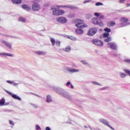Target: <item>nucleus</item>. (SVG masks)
I'll use <instances>...</instances> for the list:
<instances>
[{"instance_id":"obj_1","label":"nucleus","mask_w":130,"mask_h":130,"mask_svg":"<svg viewBox=\"0 0 130 130\" xmlns=\"http://www.w3.org/2000/svg\"><path fill=\"white\" fill-rule=\"evenodd\" d=\"M60 8H67L68 9H70V10H74L76 9V7L73 5H64V6H59V5H54L52 6L51 8V11H52V15L53 16H62L66 13L64 10L61 9H59Z\"/></svg>"},{"instance_id":"obj_2","label":"nucleus","mask_w":130,"mask_h":130,"mask_svg":"<svg viewBox=\"0 0 130 130\" xmlns=\"http://www.w3.org/2000/svg\"><path fill=\"white\" fill-rule=\"evenodd\" d=\"M54 91L62 96V97H64V98H66L67 99H69V100H72V98L71 97L70 94H69V93L65 91L64 89L59 87H55L54 88Z\"/></svg>"},{"instance_id":"obj_3","label":"nucleus","mask_w":130,"mask_h":130,"mask_svg":"<svg viewBox=\"0 0 130 130\" xmlns=\"http://www.w3.org/2000/svg\"><path fill=\"white\" fill-rule=\"evenodd\" d=\"M75 26L77 28H81V29H84V28H87L88 25L87 24H84V20L81 19H76L75 20Z\"/></svg>"},{"instance_id":"obj_4","label":"nucleus","mask_w":130,"mask_h":130,"mask_svg":"<svg viewBox=\"0 0 130 130\" xmlns=\"http://www.w3.org/2000/svg\"><path fill=\"white\" fill-rule=\"evenodd\" d=\"M91 23L94 24V25H98L101 27H103L104 26V23L102 22L100 19L98 18V17H93L91 19Z\"/></svg>"},{"instance_id":"obj_5","label":"nucleus","mask_w":130,"mask_h":130,"mask_svg":"<svg viewBox=\"0 0 130 130\" xmlns=\"http://www.w3.org/2000/svg\"><path fill=\"white\" fill-rule=\"evenodd\" d=\"M120 21L121 22L120 26L119 27H125L128 25H130V21H128V19L125 17H122L120 19Z\"/></svg>"},{"instance_id":"obj_6","label":"nucleus","mask_w":130,"mask_h":130,"mask_svg":"<svg viewBox=\"0 0 130 130\" xmlns=\"http://www.w3.org/2000/svg\"><path fill=\"white\" fill-rule=\"evenodd\" d=\"M31 10L34 12H39L41 10V6L38 3H34L31 6Z\"/></svg>"},{"instance_id":"obj_7","label":"nucleus","mask_w":130,"mask_h":130,"mask_svg":"<svg viewBox=\"0 0 130 130\" xmlns=\"http://www.w3.org/2000/svg\"><path fill=\"white\" fill-rule=\"evenodd\" d=\"M98 31L97 27L90 28L88 31V36H94Z\"/></svg>"},{"instance_id":"obj_8","label":"nucleus","mask_w":130,"mask_h":130,"mask_svg":"<svg viewBox=\"0 0 130 130\" xmlns=\"http://www.w3.org/2000/svg\"><path fill=\"white\" fill-rule=\"evenodd\" d=\"M56 21L60 24H66L68 23V19L63 16H60L56 18Z\"/></svg>"},{"instance_id":"obj_9","label":"nucleus","mask_w":130,"mask_h":130,"mask_svg":"<svg viewBox=\"0 0 130 130\" xmlns=\"http://www.w3.org/2000/svg\"><path fill=\"white\" fill-rule=\"evenodd\" d=\"M50 41L52 43V45L53 46H54V45H55V44H56V46L57 47H60V41H55V40L53 38H51L50 39Z\"/></svg>"},{"instance_id":"obj_10","label":"nucleus","mask_w":130,"mask_h":130,"mask_svg":"<svg viewBox=\"0 0 130 130\" xmlns=\"http://www.w3.org/2000/svg\"><path fill=\"white\" fill-rule=\"evenodd\" d=\"M92 42L93 44L98 46H103L104 43L102 41H100V40L93 39L92 40Z\"/></svg>"},{"instance_id":"obj_11","label":"nucleus","mask_w":130,"mask_h":130,"mask_svg":"<svg viewBox=\"0 0 130 130\" xmlns=\"http://www.w3.org/2000/svg\"><path fill=\"white\" fill-rule=\"evenodd\" d=\"M6 93H7V94H9V95H10V96H12V97L14 99H16V100H18L19 101H21V100H22V99H21V98L18 96V95H17L16 94H13V93L8 90H6Z\"/></svg>"},{"instance_id":"obj_12","label":"nucleus","mask_w":130,"mask_h":130,"mask_svg":"<svg viewBox=\"0 0 130 130\" xmlns=\"http://www.w3.org/2000/svg\"><path fill=\"white\" fill-rule=\"evenodd\" d=\"M100 122H102V123H103V124H105V125H107V126H108L110 127V128H111V129H114L110 125H109V123L108 121H107V120H106L105 119L102 118L100 119Z\"/></svg>"},{"instance_id":"obj_13","label":"nucleus","mask_w":130,"mask_h":130,"mask_svg":"<svg viewBox=\"0 0 130 130\" xmlns=\"http://www.w3.org/2000/svg\"><path fill=\"white\" fill-rule=\"evenodd\" d=\"M1 42H2V43H3V44L6 45V46H7V47L9 48V49H12V44H11L10 43H9L8 42H7L6 41H5V40L1 41Z\"/></svg>"},{"instance_id":"obj_14","label":"nucleus","mask_w":130,"mask_h":130,"mask_svg":"<svg viewBox=\"0 0 130 130\" xmlns=\"http://www.w3.org/2000/svg\"><path fill=\"white\" fill-rule=\"evenodd\" d=\"M22 9H23L24 10H25V11H27V12H30V11L32 10V9H31V7H30V6L26 4H24L22 5Z\"/></svg>"},{"instance_id":"obj_15","label":"nucleus","mask_w":130,"mask_h":130,"mask_svg":"<svg viewBox=\"0 0 130 130\" xmlns=\"http://www.w3.org/2000/svg\"><path fill=\"white\" fill-rule=\"evenodd\" d=\"M67 71L68 72H70V73H79V69H76L73 68H68Z\"/></svg>"},{"instance_id":"obj_16","label":"nucleus","mask_w":130,"mask_h":130,"mask_svg":"<svg viewBox=\"0 0 130 130\" xmlns=\"http://www.w3.org/2000/svg\"><path fill=\"white\" fill-rule=\"evenodd\" d=\"M0 55H4V56H10V57H14V54L9 53H0Z\"/></svg>"},{"instance_id":"obj_17","label":"nucleus","mask_w":130,"mask_h":130,"mask_svg":"<svg viewBox=\"0 0 130 130\" xmlns=\"http://www.w3.org/2000/svg\"><path fill=\"white\" fill-rule=\"evenodd\" d=\"M47 100L46 102L47 103H50V102H52V98L50 95H48L46 96Z\"/></svg>"},{"instance_id":"obj_18","label":"nucleus","mask_w":130,"mask_h":130,"mask_svg":"<svg viewBox=\"0 0 130 130\" xmlns=\"http://www.w3.org/2000/svg\"><path fill=\"white\" fill-rule=\"evenodd\" d=\"M35 53L38 54V55H45L46 54V52L45 51H36Z\"/></svg>"},{"instance_id":"obj_19","label":"nucleus","mask_w":130,"mask_h":130,"mask_svg":"<svg viewBox=\"0 0 130 130\" xmlns=\"http://www.w3.org/2000/svg\"><path fill=\"white\" fill-rule=\"evenodd\" d=\"M108 47L109 48H111V49H114V43L110 42L108 43Z\"/></svg>"},{"instance_id":"obj_20","label":"nucleus","mask_w":130,"mask_h":130,"mask_svg":"<svg viewBox=\"0 0 130 130\" xmlns=\"http://www.w3.org/2000/svg\"><path fill=\"white\" fill-rule=\"evenodd\" d=\"M13 4L15 5H20L22 4V0H12Z\"/></svg>"},{"instance_id":"obj_21","label":"nucleus","mask_w":130,"mask_h":130,"mask_svg":"<svg viewBox=\"0 0 130 130\" xmlns=\"http://www.w3.org/2000/svg\"><path fill=\"white\" fill-rule=\"evenodd\" d=\"M76 32L77 34L81 35L84 33V30L82 28H77L76 29Z\"/></svg>"},{"instance_id":"obj_22","label":"nucleus","mask_w":130,"mask_h":130,"mask_svg":"<svg viewBox=\"0 0 130 130\" xmlns=\"http://www.w3.org/2000/svg\"><path fill=\"white\" fill-rule=\"evenodd\" d=\"M7 83H8V84H10L11 85H12L13 84V86H17L18 85H19V84L18 83H14V81H13L7 80Z\"/></svg>"},{"instance_id":"obj_23","label":"nucleus","mask_w":130,"mask_h":130,"mask_svg":"<svg viewBox=\"0 0 130 130\" xmlns=\"http://www.w3.org/2000/svg\"><path fill=\"white\" fill-rule=\"evenodd\" d=\"M119 76L122 79H124V78H125L127 75L125 73L120 72Z\"/></svg>"},{"instance_id":"obj_24","label":"nucleus","mask_w":130,"mask_h":130,"mask_svg":"<svg viewBox=\"0 0 130 130\" xmlns=\"http://www.w3.org/2000/svg\"><path fill=\"white\" fill-rule=\"evenodd\" d=\"M67 38H69V39H71V40H73L74 41H76V40H77V38L73 36H67Z\"/></svg>"},{"instance_id":"obj_25","label":"nucleus","mask_w":130,"mask_h":130,"mask_svg":"<svg viewBox=\"0 0 130 130\" xmlns=\"http://www.w3.org/2000/svg\"><path fill=\"white\" fill-rule=\"evenodd\" d=\"M91 84L92 85H96V86H102V84L99 83V82H97L96 81H92L91 82Z\"/></svg>"},{"instance_id":"obj_26","label":"nucleus","mask_w":130,"mask_h":130,"mask_svg":"<svg viewBox=\"0 0 130 130\" xmlns=\"http://www.w3.org/2000/svg\"><path fill=\"white\" fill-rule=\"evenodd\" d=\"M111 40H112L111 38L108 37V38H107V39H105L104 40V41H105V42H110V41H111Z\"/></svg>"},{"instance_id":"obj_27","label":"nucleus","mask_w":130,"mask_h":130,"mask_svg":"<svg viewBox=\"0 0 130 130\" xmlns=\"http://www.w3.org/2000/svg\"><path fill=\"white\" fill-rule=\"evenodd\" d=\"M80 62H81V63L82 64H84L85 66H88V64H89V63L88 62H87V61H86L84 60H81Z\"/></svg>"},{"instance_id":"obj_28","label":"nucleus","mask_w":130,"mask_h":130,"mask_svg":"<svg viewBox=\"0 0 130 130\" xmlns=\"http://www.w3.org/2000/svg\"><path fill=\"white\" fill-rule=\"evenodd\" d=\"M104 30L105 31V32H107V33H110V32H111V29L108 27L105 28Z\"/></svg>"},{"instance_id":"obj_29","label":"nucleus","mask_w":130,"mask_h":130,"mask_svg":"<svg viewBox=\"0 0 130 130\" xmlns=\"http://www.w3.org/2000/svg\"><path fill=\"white\" fill-rule=\"evenodd\" d=\"M68 18H75V14L70 13L68 15Z\"/></svg>"},{"instance_id":"obj_30","label":"nucleus","mask_w":130,"mask_h":130,"mask_svg":"<svg viewBox=\"0 0 130 130\" xmlns=\"http://www.w3.org/2000/svg\"><path fill=\"white\" fill-rule=\"evenodd\" d=\"M42 0H33L32 3L34 4H39V3H41Z\"/></svg>"},{"instance_id":"obj_31","label":"nucleus","mask_w":130,"mask_h":130,"mask_svg":"<svg viewBox=\"0 0 130 130\" xmlns=\"http://www.w3.org/2000/svg\"><path fill=\"white\" fill-rule=\"evenodd\" d=\"M108 27H111L112 26H114V23L110 21V22H108Z\"/></svg>"},{"instance_id":"obj_32","label":"nucleus","mask_w":130,"mask_h":130,"mask_svg":"<svg viewBox=\"0 0 130 130\" xmlns=\"http://www.w3.org/2000/svg\"><path fill=\"white\" fill-rule=\"evenodd\" d=\"M65 51L66 52H70V51H71V47H70V46L67 47L65 49Z\"/></svg>"},{"instance_id":"obj_33","label":"nucleus","mask_w":130,"mask_h":130,"mask_svg":"<svg viewBox=\"0 0 130 130\" xmlns=\"http://www.w3.org/2000/svg\"><path fill=\"white\" fill-rule=\"evenodd\" d=\"M124 71L125 72V73H126V74H127L128 75V76H129V77H130V71L127 70V69H124Z\"/></svg>"},{"instance_id":"obj_34","label":"nucleus","mask_w":130,"mask_h":130,"mask_svg":"<svg viewBox=\"0 0 130 130\" xmlns=\"http://www.w3.org/2000/svg\"><path fill=\"white\" fill-rule=\"evenodd\" d=\"M103 36L105 38H107L109 36V33L108 32H105L103 34Z\"/></svg>"},{"instance_id":"obj_35","label":"nucleus","mask_w":130,"mask_h":130,"mask_svg":"<svg viewBox=\"0 0 130 130\" xmlns=\"http://www.w3.org/2000/svg\"><path fill=\"white\" fill-rule=\"evenodd\" d=\"M86 19H91V17H92V15L90 14H86L85 15Z\"/></svg>"},{"instance_id":"obj_36","label":"nucleus","mask_w":130,"mask_h":130,"mask_svg":"<svg viewBox=\"0 0 130 130\" xmlns=\"http://www.w3.org/2000/svg\"><path fill=\"white\" fill-rule=\"evenodd\" d=\"M5 100H0V105L1 106H3L4 104H5Z\"/></svg>"},{"instance_id":"obj_37","label":"nucleus","mask_w":130,"mask_h":130,"mask_svg":"<svg viewBox=\"0 0 130 130\" xmlns=\"http://www.w3.org/2000/svg\"><path fill=\"white\" fill-rule=\"evenodd\" d=\"M19 21H20V22H26V19L23 17H20L19 19Z\"/></svg>"},{"instance_id":"obj_38","label":"nucleus","mask_w":130,"mask_h":130,"mask_svg":"<svg viewBox=\"0 0 130 130\" xmlns=\"http://www.w3.org/2000/svg\"><path fill=\"white\" fill-rule=\"evenodd\" d=\"M100 18H101V20H104V19H105V16L101 13V15H100Z\"/></svg>"},{"instance_id":"obj_39","label":"nucleus","mask_w":130,"mask_h":130,"mask_svg":"<svg viewBox=\"0 0 130 130\" xmlns=\"http://www.w3.org/2000/svg\"><path fill=\"white\" fill-rule=\"evenodd\" d=\"M94 15L95 17H100V15H101V13L95 12L94 13Z\"/></svg>"},{"instance_id":"obj_40","label":"nucleus","mask_w":130,"mask_h":130,"mask_svg":"<svg viewBox=\"0 0 130 130\" xmlns=\"http://www.w3.org/2000/svg\"><path fill=\"white\" fill-rule=\"evenodd\" d=\"M95 6H96V7H99L100 6H103V4H102L100 2H98L95 4Z\"/></svg>"},{"instance_id":"obj_41","label":"nucleus","mask_w":130,"mask_h":130,"mask_svg":"<svg viewBox=\"0 0 130 130\" xmlns=\"http://www.w3.org/2000/svg\"><path fill=\"white\" fill-rule=\"evenodd\" d=\"M30 105H31V106H33V107L34 108H38V106L36 104H34L30 103Z\"/></svg>"},{"instance_id":"obj_42","label":"nucleus","mask_w":130,"mask_h":130,"mask_svg":"<svg viewBox=\"0 0 130 130\" xmlns=\"http://www.w3.org/2000/svg\"><path fill=\"white\" fill-rule=\"evenodd\" d=\"M92 2V0H86L84 1V4H88V3H91Z\"/></svg>"},{"instance_id":"obj_43","label":"nucleus","mask_w":130,"mask_h":130,"mask_svg":"<svg viewBox=\"0 0 130 130\" xmlns=\"http://www.w3.org/2000/svg\"><path fill=\"white\" fill-rule=\"evenodd\" d=\"M124 62H126L127 63H130V60L129 59H125L124 60Z\"/></svg>"},{"instance_id":"obj_44","label":"nucleus","mask_w":130,"mask_h":130,"mask_svg":"<svg viewBox=\"0 0 130 130\" xmlns=\"http://www.w3.org/2000/svg\"><path fill=\"white\" fill-rule=\"evenodd\" d=\"M9 123L10 124H11V125H15V124H14V122H13V121L9 120Z\"/></svg>"},{"instance_id":"obj_45","label":"nucleus","mask_w":130,"mask_h":130,"mask_svg":"<svg viewBox=\"0 0 130 130\" xmlns=\"http://www.w3.org/2000/svg\"><path fill=\"white\" fill-rule=\"evenodd\" d=\"M124 2H125V0H120L119 3H120V4H124Z\"/></svg>"},{"instance_id":"obj_46","label":"nucleus","mask_w":130,"mask_h":130,"mask_svg":"<svg viewBox=\"0 0 130 130\" xmlns=\"http://www.w3.org/2000/svg\"><path fill=\"white\" fill-rule=\"evenodd\" d=\"M40 128V126H39V125H36V129L38 130Z\"/></svg>"},{"instance_id":"obj_47","label":"nucleus","mask_w":130,"mask_h":130,"mask_svg":"<svg viewBox=\"0 0 130 130\" xmlns=\"http://www.w3.org/2000/svg\"><path fill=\"white\" fill-rule=\"evenodd\" d=\"M106 89H108V87H103L101 88L100 90H106Z\"/></svg>"},{"instance_id":"obj_48","label":"nucleus","mask_w":130,"mask_h":130,"mask_svg":"<svg viewBox=\"0 0 130 130\" xmlns=\"http://www.w3.org/2000/svg\"><path fill=\"white\" fill-rule=\"evenodd\" d=\"M71 82L69 81L66 83V86H70V85H71Z\"/></svg>"},{"instance_id":"obj_49","label":"nucleus","mask_w":130,"mask_h":130,"mask_svg":"<svg viewBox=\"0 0 130 130\" xmlns=\"http://www.w3.org/2000/svg\"><path fill=\"white\" fill-rule=\"evenodd\" d=\"M117 49V46L116 45H114V50H116Z\"/></svg>"},{"instance_id":"obj_50","label":"nucleus","mask_w":130,"mask_h":130,"mask_svg":"<svg viewBox=\"0 0 130 130\" xmlns=\"http://www.w3.org/2000/svg\"><path fill=\"white\" fill-rule=\"evenodd\" d=\"M33 95H35V96H37V97H40V98H41V96L40 95H37L36 94H35V93H32Z\"/></svg>"},{"instance_id":"obj_51","label":"nucleus","mask_w":130,"mask_h":130,"mask_svg":"<svg viewBox=\"0 0 130 130\" xmlns=\"http://www.w3.org/2000/svg\"><path fill=\"white\" fill-rule=\"evenodd\" d=\"M46 130H51L49 127H46Z\"/></svg>"},{"instance_id":"obj_52","label":"nucleus","mask_w":130,"mask_h":130,"mask_svg":"<svg viewBox=\"0 0 130 130\" xmlns=\"http://www.w3.org/2000/svg\"><path fill=\"white\" fill-rule=\"evenodd\" d=\"M70 85H71V89H74V85H73V84H70Z\"/></svg>"},{"instance_id":"obj_53","label":"nucleus","mask_w":130,"mask_h":130,"mask_svg":"<svg viewBox=\"0 0 130 130\" xmlns=\"http://www.w3.org/2000/svg\"><path fill=\"white\" fill-rule=\"evenodd\" d=\"M127 7H130V3L127 4Z\"/></svg>"},{"instance_id":"obj_54","label":"nucleus","mask_w":130,"mask_h":130,"mask_svg":"<svg viewBox=\"0 0 130 130\" xmlns=\"http://www.w3.org/2000/svg\"><path fill=\"white\" fill-rule=\"evenodd\" d=\"M48 6H49V5H45L44 7H48Z\"/></svg>"},{"instance_id":"obj_55","label":"nucleus","mask_w":130,"mask_h":130,"mask_svg":"<svg viewBox=\"0 0 130 130\" xmlns=\"http://www.w3.org/2000/svg\"><path fill=\"white\" fill-rule=\"evenodd\" d=\"M114 25H115V22L114 23Z\"/></svg>"},{"instance_id":"obj_56","label":"nucleus","mask_w":130,"mask_h":130,"mask_svg":"<svg viewBox=\"0 0 130 130\" xmlns=\"http://www.w3.org/2000/svg\"><path fill=\"white\" fill-rule=\"evenodd\" d=\"M85 127H87L86 126H85Z\"/></svg>"},{"instance_id":"obj_57","label":"nucleus","mask_w":130,"mask_h":130,"mask_svg":"<svg viewBox=\"0 0 130 130\" xmlns=\"http://www.w3.org/2000/svg\"><path fill=\"white\" fill-rule=\"evenodd\" d=\"M0 21H1V19H0Z\"/></svg>"}]
</instances>
